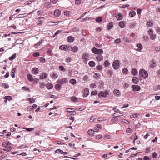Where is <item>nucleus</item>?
<instances>
[{"instance_id": "nucleus-23", "label": "nucleus", "mask_w": 160, "mask_h": 160, "mask_svg": "<svg viewBox=\"0 0 160 160\" xmlns=\"http://www.w3.org/2000/svg\"><path fill=\"white\" fill-rule=\"evenodd\" d=\"M32 71L34 74H37L38 73V68H33Z\"/></svg>"}, {"instance_id": "nucleus-47", "label": "nucleus", "mask_w": 160, "mask_h": 160, "mask_svg": "<svg viewBox=\"0 0 160 160\" xmlns=\"http://www.w3.org/2000/svg\"><path fill=\"white\" fill-rule=\"evenodd\" d=\"M154 90H157L160 89V85H156L153 87Z\"/></svg>"}, {"instance_id": "nucleus-34", "label": "nucleus", "mask_w": 160, "mask_h": 160, "mask_svg": "<svg viewBox=\"0 0 160 160\" xmlns=\"http://www.w3.org/2000/svg\"><path fill=\"white\" fill-rule=\"evenodd\" d=\"M113 26V24L111 22L108 25L107 28L109 30H110L112 28Z\"/></svg>"}, {"instance_id": "nucleus-37", "label": "nucleus", "mask_w": 160, "mask_h": 160, "mask_svg": "<svg viewBox=\"0 0 160 160\" xmlns=\"http://www.w3.org/2000/svg\"><path fill=\"white\" fill-rule=\"evenodd\" d=\"M122 73L125 74H127L128 72V69L126 68H124L122 70Z\"/></svg>"}, {"instance_id": "nucleus-20", "label": "nucleus", "mask_w": 160, "mask_h": 160, "mask_svg": "<svg viewBox=\"0 0 160 160\" xmlns=\"http://www.w3.org/2000/svg\"><path fill=\"white\" fill-rule=\"evenodd\" d=\"M120 119L121 122L122 123H125L126 124L127 123L129 124L130 123V122L128 121H127V120L124 119L122 118H120Z\"/></svg>"}, {"instance_id": "nucleus-54", "label": "nucleus", "mask_w": 160, "mask_h": 160, "mask_svg": "<svg viewBox=\"0 0 160 160\" xmlns=\"http://www.w3.org/2000/svg\"><path fill=\"white\" fill-rule=\"evenodd\" d=\"M102 138V136L101 135H97L95 136V138L98 139H100Z\"/></svg>"}, {"instance_id": "nucleus-40", "label": "nucleus", "mask_w": 160, "mask_h": 160, "mask_svg": "<svg viewBox=\"0 0 160 160\" xmlns=\"http://www.w3.org/2000/svg\"><path fill=\"white\" fill-rule=\"evenodd\" d=\"M1 86L2 87H3L5 88H7L9 87L8 85L5 83L1 84Z\"/></svg>"}, {"instance_id": "nucleus-44", "label": "nucleus", "mask_w": 160, "mask_h": 160, "mask_svg": "<svg viewBox=\"0 0 160 160\" xmlns=\"http://www.w3.org/2000/svg\"><path fill=\"white\" fill-rule=\"evenodd\" d=\"M102 19L101 17H98L96 18V21L98 22H100L102 21Z\"/></svg>"}, {"instance_id": "nucleus-39", "label": "nucleus", "mask_w": 160, "mask_h": 160, "mask_svg": "<svg viewBox=\"0 0 160 160\" xmlns=\"http://www.w3.org/2000/svg\"><path fill=\"white\" fill-rule=\"evenodd\" d=\"M23 129H25L27 131L31 132L33 131L34 128H23Z\"/></svg>"}, {"instance_id": "nucleus-8", "label": "nucleus", "mask_w": 160, "mask_h": 160, "mask_svg": "<svg viewBox=\"0 0 160 160\" xmlns=\"http://www.w3.org/2000/svg\"><path fill=\"white\" fill-rule=\"evenodd\" d=\"M61 11L58 9H56L55 10L54 12V15L56 17H59Z\"/></svg>"}, {"instance_id": "nucleus-38", "label": "nucleus", "mask_w": 160, "mask_h": 160, "mask_svg": "<svg viewBox=\"0 0 160 160\" xmlns=\"http://www.w3.org/2000/svg\"><path fill=\"white\" fill-rule=\"evenodd\" d=\"M137 23L135 21L132 22L131 24L130 25V27L131 28H134V27L136 26Z\"/></svg>"}, {"instance_id": "nucleus-16", "label": "nucleus", "mask_w": 160, "mask_h": 160, "mask_svg": "<svg viewBox=\"0 0 160 160\" xmlns=\"http://www.w3.org/2000/svg\"><path fill=\"white\" fill-rule=\"evenodd\" d=\"M51 77L53 78H56L58 77L57 73L55 72L52 73L50 74Z\"/></svg>"}, {"instance_id": "nucleus-33", "label": "nucleus", "mask_w": 160, "mask_h": 160, "mask_svg": "<svg viewBox=\"0 0 160 160\" xmlns=\"http://www.w3.org/2000/svg\"><path fill=\"white\" fill-rule=\"evenodd\" d=\"M136 14V12L134 11H130L129 13V15L131 17H134Z\"/></svg>"}, {"instance_id": "nucleus-19", "label": "nucleus", "mask_w": 160, "mask_h": 160, "mask_svg": "<svg viewBox=\"0 0 160 160\" xmlns=\"http://www.w3.org/2000/svg\"><path fill=\"white\" fill-rule=\"evenodd\" d=\"M94 132L95 131L92 129L89 130L88 132V134L91 136H92L94 135Z\"/></svg>"}, {"instance_id": "nucleus-13", "label": "nucleus", "mask_w": 160, "mask_h": 160, "mask_svg": "<svg viewBox=\"0 0 160 160\" xmlns=\"http://www.w3.org/2000/svg\"><path fill=\"white\" fill-rule=\"evenodd\" d=\"M132 80L133 83L135 84H137L139 81L138 78L135 76L133 77Z\"/></svg>"}, {"instance_id": "nucleus-57", "label": "nucleus", "mask_w": 160, "mask_h": 160, "mask_svg": "<svg viewBox=\"0 0 160 160\" xmlns=\"http://www.w3.org/2000/svg\"><path fill=\"white\" fill-rule=\"evenodd\" d=\"M103 50L102 49H98L97 50V52H98V53H97V54L98 55V54H101V53H103Z\"/></svg>"}, {"instance_id": "nucleus-24", "label": "nucleus", "mask_w": 160, "mask_h": 160, "mask_svg": "<svg viewBox=\"0 0 160 160\" xmlns=\"http://www.w3.org/2000/svg\"><path fill=\"white\" fill-rule=\"evenodd\" d=\"M137 47L139 48L138 49H137L136 50V51H140L141 50H142V45L140 43H138L137 45Z\"/></svg>"}, {"instance_id": "nucleus-46", "label": "nucleus", "mask_w": 160, "mask_h": 160, "mask_svg": "<svg viewBox=\"0 0 160 160\" xmlns=\"http://www.w3.org/2000/svg\"><path fill=\"white\" fill-rule=\"evenodd\" d=\"M4 98L6 99V101H10L12 99V97L10 96H6L4 97Z\"/></svg>"}, {"instance_id": "nucleus-45", "label": "nucleus", "mask_w": 160, "mask_h": 160, "mask_svg": "<svg viewBox=\"0 0 160 160\" xmlns=\"http://www.w3.org/2000/svg\"><path fill=\"white\" fill-rule=\"evenodd\" d=\"M39 60L41 62H45V59L42 57H40Z\"/></svg>"}, {"instance_id": "nucleus-1", "label": "nucleus", "mask_w": 160, "mask_h": 160, "mask_svg": "<svg viewBox=\"0 0 160 160\" xmlns=\"http://www.w3.org/2000/svg\"><path fill=\"white\" fill-rule=\"evenodd\" d=\"M139 75L144 78H146L148 77V73L144 69H141L139 71Z\"/></svg>"}, {"instance_id": "nucleus-10", "label": "nucleus", "mask_w": 160, "mask_h": 160, "mask_svg": "<svg viewBox=\"0 0 160 160\" xmlns=\"http://www.w3.org/2000/svg\"><path fill=\"white\" fill-rule=\"evenodd\" d=\"M11 144V143L8 141L4 142L2 144V146L3 147H7L9 146Z\"/></svg>"}, {"instance_id": "nucleus-25", "label": "nucleus", "mask_w": 160, "mask_h": 160, "mask_svg": "<svg viewBox=\"0 0 160 160\" xmlns=\"http://www.w3.org/2000/svg\"><path fill=\"white\" fill-rule=\"evenodd\" d=\"M62 85L61 84H56L55 85V88H56V89L58 90H60L61 88V86Z\"/></svg>"}, {"instance_id": "nucleus-53", "label": "nucleus", "mask_w": 160, "mask_h": 160, "mask_svg": "<svg viewBox=\"0 0 160 160\" xmlns=\"http://www.w3.org/2000/svg\"><path fill=\"white\" fill-rule=\"evenodd\" d=\"M59 69H60L61 71L63 72H64L65 71V69L64 67L62 66H60L59 67Z\"/></svg>"}, {"instance_id": "nucleus-31", "label": "nucleus", "mask_w": 160, "mask_h": 160, "mask_svg": "<svg viewBox=\"0 0 160 160\" xmlns=\"http://www.w3.org/2000/svg\"><path fill=\"white\" fill-rule=\"evenodd\" d=\"M119 25L121 28H124L125 27L124 22L123 21L120 22L119 23Z\"/></svg>"}, {"instance_id": "nucleus-21", "label": "nucleus", "mask_w": 160, "mask_h": 160, "mask_svg": "<svg viewBox=\"0 0 160 160\" xmlns=\"http://www.w3.org/2000/svg\"><path fill=\"white\" fill-rule=\"evenodd\" d=\"M132 74L134 76L137 75L138 73V71L135 68H133L132 70Z\"/></svg>"}, {"instance_id": "nucleus-55", "label": "nucleus", "mask_w": 160, "mask_h": 160, "mask_svg": "<svg viewBox=\"0 0 160 160\" xmlns=\"http://www.w3.org/2000/svg\"><path fill=\"white\" fill-rule=\"evenodd\" d=\"M74 109V108H67L66 109V110L67 112H73L74 111H71V110H73Z\"/></svg>"}, {"instance_id": "nucleus-32", "label": "nucleus", "mask_w": 160, "mask_h": 160, "mask_svg": "<svg viewBox=\"0 0 160 160\" xmlns=\"http://www.w3.org/2000/svg\"><path fill=\"white\" fill-rule=\"evenodd\" d=\"M47 77V74L45 73H44L42 76H40V78L41 79H43L46 78Z\"/></svg>"}, {"instance_id": "nucleus-63", "label": "nucleus", "mask_w": 160, "mask_h": 160, "mask_svg": "<svg viewBox=\"0 0 160 160\" xmlns=\"http://www.w3.org/2000/svg\"><path fill=\"white\" fill-rule=\"evenodd\" d=\"M71 99L74 102H77L78 101V98L74 97H72Z\"/></svg>"}, {"instance_id": "nucleus-64", "label": "nucleus", "mask_w": 160, "mask_h": 160, "mask_svg": "<svg viewBox=\"0 0 160 160\" xmlns=\"http://www.w3.org/2000/svg\"><path fill=\"white\" fill-rule=\"evenodd\" d=\"M102 66L101 65H98L96 67L97 70H101L102 69Z\"/></svg>"}, {"instance_id": "nucleus-61", "label": "nucleus", "mask_w": 160, "mask_h": 160, "mask_svg": "<svg viewBox=\"0 0 160 160\" xmlns=\"http://www.w3.org/2000/svg\"><path fill=\"white\" fill-rule=\"evenodd\" d=\"M50 2L53 4H56L58 1V0H50Z\"/></svg>"}, {"instance_id": "nucleus-29", "label": "nucleus", "mask_w": 160, "mask_h": 160, "mask_svg": "<svg viewBox=\"0 0 160 160\" xmlns=\"http://www.w3.org/2000/svg\"><path fill=\"white\" fill-rule=\"evenodd\" d=\"M153 23V22L152 21H148L147 22V25L148 27L152 26Z\"/></svg>"}, {"instance_id": "nucleus-7", "label": "nucleus", "mask_w": 160, "mask_h": 160, "mask_svg": "<svg viewBox=\"0 0 160 160\" xmlns=\"http://www.w3.org/2000/svg\"><path fill=\"white\" fill-rule=\"evenodd\" d=\"M89 92L88 88H85L84 89L83 97H86L89 94Z\"/></svg>"}, {"instance_id": "nucleus-26", "label": "nucleus", "mask_w": 160, "mask_h": 160, "mask_svg": "<svg viewBox=\"0 0 160 160\" xmlns=\"http://www.w3.org/2000/svg\"><path fill=\"white\" fill-rule=\"evenodd\" d=\"M89 65L92 67H94L95 65V63L93 61H90L89 62Z\"/></svg>"}, {"instance_id": "nucleus-3", "label": "nucleus", "mask_w": 160, "mask_h": 160, "mask_svg": "<svg viewBox=\"0 0 160 160\" xmlns=\"http://www.w3.org/2000/svg\"><path fill=\"white\" fill-rule=\"evenodd\" d=\"M119 61L118 60H115L113 63L112 66L114 69L117 70L119 66Z\"/></svg>"}, {"instance_id": "nucleus-14", "label": "nucleus", "mask_w": 160, "mask_h": 160, "mask_svg": "<svg viewBox=\"0 0 160 160\" xmlns=\"http://www.w3.org/2000/svg\"><path fill=\"white\" fill-rule=\"evenodd\" d=\"M51 2H45L44 3V6L45 8H50L51 6Z\"/></svg>"}, {"instance_id": "nucleus-43", "label": "nucleus", "mask_w": 160, "mask_h": 160, "mask_svg": "<svg viewBox=\"0 0 160 160\" xmlns=\"http://www.w3.org/2000/svg\"><path fill=\"white\" fill-rule=\"evenodd\" d=\"M97 50L98 49L95 48H93L92 49V51L95 54H97V53H98V52H97Z\"/></svg>"}, {"instance_id": "nucleus-41", "label": "nucleus", "mask_w": 160, "mask_h": 160, "mask_svg": "<svg viewBox=\"0 0 160 160\" xmlns=\"http://www.w3.org/2000/svg\"><path fill=\"white\" fill-rule=\"evenodd\" d=\"M16 54L14 53L12 55V56L9 58V60H12L14 59L16 57Z\"/></svg>"}, {"instance_id": "nucleus-28", "label": "nucleus", "mask_w": 160, "mask_h": 160, "mask_svg": "<svg viewBox=\"0 0 160 160\" xmlns=\"http://www.w3.org/2000/svg\"><path fill=\"white\" fill-rule=\"evenodd\" d=\"M117 18L118 20H120L122 18V15L121 13H118V16L117 17Z\"/></svg>"}, {"instance_id": "nucleus-17", "label": "nucleus", "mask_w": 160, "mask_h": 160, "mask_svg": "<svg viewBox=\"0 0 160 160\" xmlns=\"http://www.w3.org/2000/svg\"><path fill=\"white\" fill-rule=\"evenodd\" d=\"M46 87L48 89H50L53 88V85L50 83H48L46 84Z\"/></svg>"}, {"instance_id": "nucleus-56", "label": "nucleus", "mask_w": 160, "mask_h": 160, "mask_svg": "<svg viewBox=\"0 0 160 160\" xmlns=\"http://www.w3.org/2000/svg\"><path fill=\"white\" fill-rule=\"evenodd\" d=\"M23 90L30 91V90L28 87H23L22 88Z\"/></svg>"}, {"instance_id": "nucleus-30", "label": "nucleus", "mask_w": 160, "mask_h": 160, "mask_svg": "<svg viewBox=\"0 0 160 160\" xmlns=\"http://www.w3.org/2000/svg\"><path fill=\"white\" fill-rule=\"evenodd\" d=\"M16 68H13L12 70L11 75L12 77V78L15 77L14 73L16 71Z\"/></svg>"}, {"instance_id": "nucleus-11", "label": "nucleus", "mask_w": 160, "mask_h": 160, "mask_svg": "<svg viewBox=\"0 0 160 160\" xmlns=\"http://www.w3.org/2000/svg\"><path fill=\"white\" fill-rule=\"evenodd\" d=\"M113 93L117 96H119L121 95L120 91L118 89L114 90L113 91Z\"/></svg>"}, {"instance_id": "nucleus-2", "label": "nucleus", "mask_w": 160, "mask_h": 160, "mask_svg": "<svg viewBox=\"0 0 160 160\" xmlns=\"http://www.w3.org/2000/svg\"><path fill=\"white\" fill-rule=\"evenodd\" d=\"M68 80L66 78H63L60 79H58L57 81V83L62 85L68 82Z\"/></svg>"}, {"instance_id": "nucleus-48", "label": "nucleus", "mask_w": 160, "mask_h": 160, "mask_svg": "<svg viewBox=\"0 0 160 160\" xmlns=\"http://www.w3.org/2000/svg\"><path fill=\"white\" fill-rule=\"evenodd\" d=\"M118 119V118L117 117H113L112 119H111V121L112 122H114L115 121H117Z\"/></svg>"}, {"instance_id": "nucleus-6", "label": "nucleus", "mask_w": 160, "mask_h": 160, "mask_svg": "<svg viewBox=\"0 0 160 160\" xmlns=\"http://www.w3.org/2000/svg\"><path fill=\"white\" fill-rule=\"evenodd\" d=\"M88 58V55L87 53H85L82 56V58L84 60V62H87Z\"/></svg>"}, {"instance_id": "nucleus-49", "label": "nucleus", "mask_w": 160, "mask_h": 160, "mask_svg": "<svg viewBox=\"0 0 160 160\" xmlns=\"http://www.w3.org/2000/svg\"><path fill=\"white\" fill-rule=\"evenodd\" d=\"M98 93V92L96 90L92 91L91 93V95H97Z\"/></svg>"}, {"instance_id": "nucleus-12", "label": "nucleus", "mask_w": 160, "mask_h": 160, "mask_svg": "<svg viewBox=\"0 0 160 160\" xmlns=\"http://www.w3.org/2000/svg\"><path fill=\"white\" fill-rule=\"evenodd\" d=\"M96 58L98 61H100L103 60V57L101 54H98Z\"/></svg>"}, {"instance_id": "nucleus-36", "label": "nucleus", "mask_w": 160, "mask_h": 160, "mask_svg": "<svg viewBox=\"0 0 160 160\" xmlns=\"http://www.w3.org/2000/svg\"><path fill=\"white\" fill-rule=\"evenodd\" d=\"M110 65V63L109 61L108 60H106L104 62V63L103 65L105 67H107L109 66Z\"/></svg>"}, {"instance_id": "nucleus-60", "label": "nucleus", "mask_w": 160, "mask_h": 160, "mask_svg": "<svg viewBox=\"0 0 160 160\" xmlns=\"http://www.w3.org/2000/svg\"><path fill=\"white\" fill-rule=\"evenodd\" d=\"M121 42V40L120 39H117L114 41L115 43H119Z\"/></svg>"}, {"instance_id": "nucleus-35", "label": "nucleus", "mask_w": 160, "mask_h": 160, "mask_svg": "<svg viewBox=\"0 0 160 160\" xmlns=\"http://www.w3.org/2000/svg\"><path fill=\"white\" fill-rule=\"evenodd\" d=\"M42 40H41V41H39V42H38L37 43L35 44V47L36 48H37L38 47L39 45H41V44H42Z\"/></svg>"}, {"instance_id": "nucleus-42", "label": "nucleus", "mask_w": 160, "mask_h": 160, "mask_svg": "<svg viewBox=\"0 0 160 160\" xmlns=\"http://www.w3.org/2000/svg\"><path fill=\"white\" fill-rule=\"evenodd\" d=\"M70 82L73 85L75 84L76 83V80L74 79H71L70 80Z\"/></svg>"}, {"instance_id": "nucleus-4", "label": "nucleus", "mask_w": 160, "mask_h": 160, "mask_svg": "<svg viewBox=\"0 0 160 160\" xmlns=\"http://www.w3.org/2000/svg\"><path fill=\"white\" fill-rule=\"evenodd\" d=\"M108 94V92L107 91L105 92L101 91L99 92L98 96L99 97H105Z\"/></svg>"}, {"instance_id": "nucleus-27", "label": "nucleus", "mask_w": 160, "mask_h": 160, "mask_svg": "<svg viewBox=\"0 0 160 160\" xmlns=\"http://www.w3.org/2000/svg\"><path fill=\"white\" fill-rule=\"evenodd\" d=\"M70 48H71L72 51L74 52H76L78 50V48L77 46H75L73 47H70Z\"/></svg>"}, {"instance_id": "nucleus-52", "label": "nucleus", "mask_w": 160, "mask_h": 160, "mask_svg": "<svg viewBox=\"0 0 160 160\" xmlns=\"http://www.w3.org/2000/svg\"><path fill=\"white\" fill-rule=\"evenodd\" d=\"M82 2L81 0H76L75 1V3L77 5H80Z\"/></svg>"}, {"instance_id": "nucleus-58", "label": "nucleus", "mask_w": 160, "mask_h": 160, "mask_svg": "<svg viewBox=\"0 0 160 160\" xmlns=\"http://www.w3.org/2000/svg\"><path fill=\"white\" fill-rule=\"evenodd\" d=\"M43 23V21L41 20L38 21L37 22V24L38 25H42Z\"/></svg>"}, {"instance_id": "nucleus-51", "label": "nucleus", "mask_w": 160, "mask_h": 160, "mask_svg": "<svg viewBox=\"0 0 160 160\" xmlns=\"http://www.w3.org/2000/svg\"><path fill=\"white\" fill-rule=\"evenodd\" d=\"M27 100L29 101L31 103H33L35 102V99L33 98H28Z\"/></svg>"}, {"instance_id": "nucleus-59", "label": "nucleus", "mask_w": 160, "mask_h": 160, "mask_svg": "<svg viewBox=\"0 0 160 160\" xmlns=\"http://www.w3.org/2000/svg\"><path fill=\"white\" fill-rule=\"evenodd\" d=\"M63 152V151L60 149H57L55 151L56 153H62Z\"/></svg>"}, {"instance_id": "nucleus-15", "label": "nucleus", "mask_w": 160, "mask_h": 160, "mask_svg": "<svg viewBox=\"0 0 160 160\" xmlns=\"http://www.w3.org/2000/svg\"><path fill=\"white\" fill-rule=\"evenodd\" d=\"M12 148H13L11 146H9L8 147H4V148H3V150L5 151L9 152L12 149Z\"/></svg>"}, {"instance_id": "nucleus-9", "label": "nucleus", "mask_w": 160, "mask_h": 160, "mask_svg": "<svg viewBox=\"0 0 160 160\" xmlns=\"http://www.w3.org/2000/svg\"><path fill=\"white\" fill-rule=\"evenodd\" d=\"M132 87H133V90L134 91H138L141 88L139 86L137 85H133L132 86Z\"/></svg>"}, {"instance_id": "nucleus-18", "label": "nucleus", "mask_w": 160, "mask_h": 160, "mask_svg": "<svg viewBox=\"0 0 160 160\" xmlns=\"http://www.w3.org/2000/svg\"><path fill=\"white\" fill-rule=\"evenodd\" d=\"M74 40V38L72 36H69L67 38V41L70 42H73Z\"/></svg>"}, {"instance_id": "nucleus-62", "label": "nucleus", "mask_w": 160, "mask_h": 160, "mask_svg": "<svg viewBox=\"0 0 160 160\" xmlns=\"http://www.w3.org/2000/svg\"><path fill=\"white\" fill-rule=\"evenodd\" d=\"M138 113H136L133 115H130V117L131 118H132L133 117H136L137 118L138 117Z\"/></svg>"}, {"instance_id": "nucleus-22", "label": "nucleus", "mask_w": 160, "mask_h": 160, "mask_svg": "<svg viewBox=\"0 0 160 160\" xmlns=\"http://www.w3.org/2000/svg\"><path fill=\"white\" fill-rule=\"evenodd\" d=\"M27 77L28 79L30 81L32 82L33 81V77H32V75L31 74H27Z\"/></svg>"}, {"instance_id": "nucleus-50", "label": "nucleus", "mask_w": 160, "mask_h": 160, "mask_svg": "<svg viewBox=\"0 0 160 160\" xmlns=\"http://www.w3.org/2000/svg\"><path fill=\"white\" fill-rule=\"evenodd\" d=\"M150 36V38L152 40H154L156 37V35L154 34H152Z\"/></svg>"}, {"instance_id": "nucleus-5", "label": "nucleus", "mask_w": 160, "mask_h": 160, "mask_svg": "<svg viewBox=\"0 0 160 160\" xmlns=\"http://www.w3.org/2000/svg\"><path fill=\"white\" fill-rule=\"evenodd\" d=\"M70 46L67 45H62L59 47V49L65 51L70 49Z\"/></svg>"}]
</instances>
